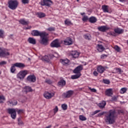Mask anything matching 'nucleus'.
Masks as SVG:
<instances>
[{"label": "nucleus", "mask_w": 128, "mask_h": 128, "mask_svg": "<svg viewBox=\"0 0 128 128\" xmlns=\"http://www.w3.org/2000/svg\"><path fill=\"white\" fill-rule=\"evenodd\" d=\"M53 4V2L51 0H42L40 2V4L42 6H46L50 7Z\"/></svg>", "instance_id": "nucleus-5"}, {"label": "nucleus", "mask_w": 128, "mask_h": 128, "mask_svg": "<svg viewBox=\"0 0 128 128\" xmlns=\"http://www.w3.org/2000/svg\"><path fill=\"white\" fill-rule=\"evenodd\" d=\"M100 112V110H95L94 112H92L91 115L92 116H94V115L96 114H98Z\"/></svg>", "instance_id": "nucleus-39"}, {"label": "nucleus", "mask_w": 128, "mask_h": 128, "mask_svg": "<svg viewBox=\"0 0 128 128\" xmlns=\"http://www.w3.org/2000/svg\"><path fill=\"white\" fill-rule=\"evenodd\" d=\"M84 38L86 40H92V36L90 34H87L84 35Z\"/></svg>", "instance_id": "nucleus-32"}, {"label": "nucleus", "mask_w": 128, "mask_h": 128, "mask_svg": "<svg viewBox=\"0 0 128 128\" xmlns=\"http://www.w3.org/2000/svg\"><path fill=\"white\" fill-rule=\"evenodd\" d=\"M108 6L106 5L102 6V8L104 12H108Z\"/></svg>", "instance_id": "nucleus-29"}, {"label": "nucleus", "mask_w": 128, "mask_h": 128, "mask_svg": "<svg viewBox=\"0 0 128 128\" xmlns=\"http://www.w3.org/2000/svg\"><path fill=\"white\" fill-rule=\"evenodd\" d=\"M8 114L11 115V118L13 120H15L16 118V110L15 108H9L8 109Z\"/></svg>", "instance_id": "nucleus-6"}, {"label": "nucleus", "mask_w": 128, "mask_h": 128, "mask_svg": "<svg viewBox=\"0 0 128 128\" xmlns=\"http://www.w3.org/2000/svg\"><path fill=\"white\" fill-rule=\"evenodd\" d=\"M28 42H29V43L32 44H36V39H34V38H28Z\"/></svg>", "instance_id": "nucleus-20"}, {"label": "nucleus", "mask_w": 128, "mask_h": 128, "mask_svg": "<svg viewBox=\"0 0 128 128\" xmlns=\"http://www.w3.org/2000/svg\"><path fill=\"white\" fill-rule=\"evenodd\" d=\"M36 15H37V16H38V18H44L46 16V14L43 13V12H37L36 13Z\"/></svg>", "instance_id": "nucleus-30"}, {"label": "nucleus", "mask_w": 128, "mask_h": 128, "mask_svg": "<svg viewBox=\"0 0 128 128\" xmlns=\"http://www.w3.org/2000/svg\"><path fill=\"white\" fill-rule=\"evenodd\" d=\"M66 84V82L65 80H60L58 83V86H64Z\"/></svg>", "instance_id": "nucleus-31"}, {"label": "nucleus", "mask_w": 128, "mask_h": 128, "mask_svg": "<svg viewBox=\"0 0 128 128\" xmlns=\"http://www.w3.org/2000/svg\"><path fill=\"white\" fill-rule=\"evenodd\" d=\"M108 57V55L106 54H102L100 56V58L102 60H104Z\"/></svg>", "instance_id": "nucleus-45"}, {"label": "nucleus", "mask_w": 128, "mask_h": 128, "mask_svg": "<svg viewBox=\"0 0 128 128\" xmlns=\"http://www.w3.org/2000/svg\"><path fill=\"white\" fill-rule=\"evenodd\" d=\"M88 89L90 90L92 92H97L96 89L92 88L90 87H88Z\"/></svg>", "instance_id": "nucleus-46"}, {"label": "nucleus", "mask_w": 128, "mask_h": 128, "mask_svg": "<svg viewBox=\"0 0 128 128\" xmlns=\"http://www.w3.org/2000/svg\"><path fill=\"white\" fill-rule=\"evenodd\" d=\"M127 90V88H122L120 90V94H124V92H126Z\"/></svg>", "instance_id": "nucleus-43"}, {"label": "nucleus", "mask_w": 128, "mask_h": 128, "mask_svg": "<svg viewBox=\"0 0 128 128\" xmlns=\"http://www.w3.org/2000/svg\"><path fill=\"white\" fill-rule=\"evenodd\" d=\"M96 70H97L98 72V74H102L104 72V71L106 70V69L105 67L102 66V65H98L97 66Z\"/></svg>", "instance_id": "nucleus-12"}, {"label": "nucleus", "mask_w": 128, "mask_h": 128, "mask_svg": "<svg viewBox=\"0 0 128 128\" xmlns=\"http://www.w3.org/2000/svg\"><path fill=\"white\" fill-rule=\"evenodd\" d=\"M98 29L100 32H105L107 30H108L110 28L106 27V26H98Z\"/></svg>", "instance_id": "nucleus-15"}, {"label": "nucleus", "mask_w": 128, "mask_h": 128, "mask_svg": "<svg viewBox=\"0 0 128 128\" xmlns=\"http://www.w3.org/2000/svg\"><path fill=\"white\" fill-rule=\"evenodd\" d=\"M24 124V122L21 120V118H18V125L22 126Z\"/></svg>", "instance_id": "nucleus-42"}, {"label": "nucleus", "mask_w": 128, "mask_h": 128, "mask_svg": "<svg viewBox=\"0 0 128 128\" xmlns=\"http://www.w3.org/2000/svg\"><path fill=\"white\" fill-rule=\"evenodd\" d=\"M89 20L88 16H84L83 18H82V20L84 22H86L87 20Z\"/></svg>", "instance_id": "nucleus-41"}, {"label": "nucleus", "mask_w": 128, "mask_h": 128, "mask_svg": "<svg viewBox=\"0 0 128 128\" xmlns=\"http://www.w3.org/2000/svg\"><path fill=\"white\" fill-rule=\"evenodd\" d=\"M97 46H98L97 50L100 52H103L105 50V48H104V46H102V44H98Z\"/></svg>", "instance_id": "nucleus-28"}, {"label": "nucleus", "mask_w": 128, "mask_h": 128, "mask_svg": "<svg viewBox=\"0 0 128 128\" xmlns=\"http://www.w3.org/2000/svg\"><path fill=\"white\" fill-rule=\"evenodd\" d=\"M24 88H25V90H26V92H32V88L31 87H30L29 86H25Z\"/></svg>", "instance_id": "nucleus-35"}, {"label": "nucleus", "mask_w": 128, "mask_h": 128, "mask_svg": "<svg viewBox=\"0 0 128 128\" xmlns=\"http://www.w3.org/2000/svg\"><path fill=\"white\" fill-rule=\"evenodd\" d=\"M32 26H28V27H25V28H24V30H30V29H31L32 28Z\"/></svg>", "instance_id": "nucleus-56"}, {"label": "nucleus", "mask_w": 128, "mask_h": 128, "mask_svg": "<svg viewBox=\"0 0 128 128\" xmlns=\"http://www.w3.org/2000/svg\"><path fill=\"white\" fill-rule=\"evenodd\" d=\"M44 36H40V38H42L41 43L44 45H47L48 40L46 38V36H48V34H46V32H44Z\"/></svg>", "instance_id": "nucleus-8"}, {"label": "nucleus", "mask_w": 128, "mask_h": 128, "mask_svg": "<svg viewBox=\"0 0 128 128\" xmlns=\"http://www.w3.org/2000/svg\"><path fill=\"white\" fill-rule=\"evenodd\" d=\"M18 114H22V113H24V110H18Z\"/></svg>", "instance_id": "nucleus-55"}, {"label": "nucleus", "mask_w": 128, "mask_h": 128, "mask_svg": "<svg viewBox=\"0 0 128 128\" xmlns=\"http://www.w3.org/2000/svg\"><path fill=\"white\" fill-rule=\"evenodd\" d=\"M64 44L66 45H70L72 44V41L71 38H68L64 40Z\"/></svg>", "instance_id": "nucleus-17"}, {"label": "nucleus", "mask_w": 128, "mask_h": 128, "mask_svg": "<svg viewBox=\"0 0 128 128\" xmlns=\"http://www.w3.org/2000/svg\"><path fill=\"white\" fill-rule=\"evenodd\" d=\"M34 80H31V82H34Z\"/></svg>", "instance_id": "nucleus-62"}, {"label": "nucleus", "mask_w": 128, "mask_h": 128, "mask_svg": "<svg viewBox=\"0 0 128 128\" xmlns=\"http://www.w3.org/2000/svg\"><path fill=\"white\" fill-rule=\"evenodd\" d=\"M115 50L118 52H119L120 51V48L118 46H114Z\"/></svg>", "instance_id": "nucleus-48"}, {"label": "nucleus", "mask_w": 128, "mask_h": 128, "mask_svg": "<svg viewBox=\"0 0 128 128\" xmlns=\"http://www.w3.org/2000/svg\"><path fill=\"white\" fill-rule=\"evenodd\" d=\"M45 82H46V84H51L50 80H46V81H45Z\"/></svg>", "instance_id": "nucleus-58"}, {"label": "nucleus", "mask_w": 128, "mask_h": 128, "mask_svg": "<svg viewBox=\"0 0 128 128\" xmlns=\"http://www.w3.org/2000/svg\"><path fill=\"white\" fill-rule=\"evenodd\" d=\"M98 72L96 70H95L93 72V74L94 76H98Z\"/></svg>", "instance_id": "nucleus-50"}, {"label": "nucleus", "mask_w": 128, "mask_h": 128, "mask_svg": "<svg viewBox=\"0 0 128 128\" xmlns=\"http://www.w3.org/2000/svg\"><path fill=\"white\" fill-rule=\"evenodd\" d=\"M71 56L74 58H78L80 56V53L77 51H72L70 54Z\"/></svg>", "instance_id": "nucleus-16"}, {"label": "nucleus", "mask_w": 128, "mask_h": 128, "mask_svg": "<svg viewBox=\"0 0 128 128\" xmlns=\"http://www.w3.org/2000/svg\"><path fill=\"white\" fill-rule=\"evenodd\" d=\"M114 70L116 72H118V74H122V72H123L122 69L120 68H115Z\"/></svg>", "instance_id": "nucleus-37"}, {"label": "nucleus", "mask_w": 128, "mask_h": 128, "mask_svg": "<svg viewBox=\"0 0 128 128\" xmlns=\"http://www.w3.org/2000/svg\"><path fill=\"white\" fill-rule=\"evenodd\" d=\"M106 102L103 100L98 104V106L100 108H104L106 106Z\"/></svg>", "instance_id": "nucleus-24"}, {"label": "nucleus", "mask_w": 128, "mask_h": 128, "mask_svg": "<svg viewBox=\"0 0 128 128\" xmlns=\"http://www.w3.org/2000/svg\"><path fill=\"white\" fill-rule=\"evenodd\" d=\"M102 82H103V84H110V80H103Z\"/></svg>", "instance_id": "nucleus-51"}, {"label": "nucleus", "mask_w": 128, "mask_h": 128, "mask_svg": "<svg viewBox=\"0 0 128 128\" xmlns=\"http://www.w3.org/2000/svg\"><path fill=\"white\" fill-rule=\"evenodd\" d=\"M27 80H36V77L34 74H31L27 76Z\"/></svg>", "instance_id": "nucleus-21"}, {"label": "nucleus", "mask_w": 128, "mask_h": 128, "mask_svg": "<svg viewBox=\"0 0 128 128\" xmlns=\"http://www.w3.org/2000/svg\"><path fill=\"white\" fill-rule=\"evenodd\" d=\"M7 64L6 61H2L0 62V66H4V64Z\"/></svg>", "instance_id": "nucleus-54"}, {"label": "nucleus", "mask_w": 128, "mask_h": 128, "mask_svg": "<svg viewBox=\"0 0 128 128\" xmlns=\"http://www.w3.org/2000/svg\"><path fill=\"white\" fill-rule=\"evenodd\" d=\"M44 32H40L38 30H33L31 32V34L33 36H44Z\"/></svg>", "instance_id": "nucleus-11"}, {"label": "nucleus", "mask_w": 128, "mask_h": 128, "mask_svg": "<svg viewBox=\"0 0 128 128\" xmlns=\"http://www.w3.org/2000/svg\"><path fill=\"white\" fill-rule=\"evenodd\" d=\"M4 34V32L2 30H0V37L2 38H3Z\"/></svg>", "instance_id": "nucleus-47"}, {"label": "nucleus", "mask_w": 128, "mask_h": 128, "mask_svg": "<svg viewBox=\"0 0 128 128\" xmlns=\"http://www.w3.org/2000/svg\"><path fill=\"white\" fill-rule=\"evenodd\" d=\"M6 100V98L3 95L0 96V104L3 103Z\"/></svg>", "instance_id": "nucleus-36"}, {"label": "nucleus", "mask_w": 128, "mask_h": 128, "mask_svg": "<svg viewBox=\"0 0 128 128\" xmlns=\"http://www.w3.org/2000/svg\"><path fill=\"white\" fill-rule=\"evenodd\" d=\"M84 68L82 65H80L78 66L74 70H73L74 74H81L80 72Z\"/></svg>", "instance_id": "nucleus-13"}, {"label": "nucleus", "mask_w": 128, "mask_h": 128, "mask_svg": "<svg viewBox=\"0 0 128 128\" xmlns=\"http://www.w3.org/2000/svg\"><path fill=\"white\" fill-rule=\"evenodd\" d=\"M54 110V114H56L58 111V106H56L55 108L53 110Z\"/></svg>", "instance_id": "nucleus-44"}, {"label": "nucleus", "mask_w": 128, "mask_h": 128, "mask_svg": "<svg viewBox=\"0 0 128 128\" xmlns=\"http://www.w3.org/2000/svg\"><path fill=\"white\" fill-rule=\"evenodd\" d=\"M80 14L81 16H84L86 14V13L85 12H82V13H80Z\"/></svg>", "instance_id": "nucleus-60"}, {"label": "nucleus", "mask_w": 128, "mask_h": 128, "mask_svg": "<svg viewBox=\"0 0 128 128\" xmlns=\"http://www.w3.org/2000/svg\"><path fill=\"white\" fill-rule=\"evenodd\" d=\"M10 55V53L8 52V50L5 49L2 50L0 48V56L3 58H7Z\"/></svg>", "instance_id": "nucleus-7"}, {"label": "nucleus", "mask_w": 128, "mask_h": 128, "mask_svg": "<svg viewBox=\"0 0 128 128\" xmlns=\"http://www.w3.org/2000/svg\"><path fill=\"white\" fill-rule=\"evenodd\" d=\"M127 44H128V40H127Z\"/></svg>", "instance_id": "nucleus-64"}, {"label": "nucleus", "mask_w": 128, "mask_h": 128, "mask_svg": "<svg viewBox=\"0 0 128 128\" xmlns=\"http://www.w3.org/2000/svg\"><path fill=\"white\" fill-rule=\"evenodd\" d=\"M28 70H22L17 74V78L20 80H24L26 76L28 74Z\"/></svg>", "instance_id": "nucleus-4"}, {"label": "nucleus", "mask_w": 128, "mask_h": 128, "mask_svg": "<svg viewBox=\"0 0 128 128\" xmlns=\"http://www.w3.org/2000/svg\"><path fill=\"white\" fill-rule=\"evenodd\" d=\"M79 118L82 121H86L87 120L84 116L82 115L80 116Z\"/></svg>", "instance_id": "nucleus-38"}, {"label": "nucleus", "mask_w": 128, "mask_h": 128, "mask_svg": "<svg viewBox=\"0 0 128 128\" xmlns=\"http://www.w3.org/2000/svg\"><path fill=\"white\" fill-rule=\"evenodd\" d=\"M19 22L24 26L28 25L30 24L28 21H26L24 18L20 20Z\"/></svg>", "instance_id": "nucleus-22"}, {"label": "nucleus", "mask_w": 128, "mask_h": 128, "mask_svg": "<svg viewBox=\"0 0 128 128\" xmlns=\"http://www.w3.org/2000/svg\"><path fill=\"white\" fill-rule=\"evenodd\" d=\"M112 100L113 101L116 102L118 100V97L116 96H114L113 97H112Z\"/></svg>", "instance_id": "nucleus-53"}, {"label": "nucleus", "mask_w": 128, "mask_h": 128, "mask_svg": "<svg viewBox=\"0 0 128 128\" xmlns=\"http://www.w3.org/2000/svg\"><path fill=\"white\" fill-rule=\"evenodd\" d=\"M22 4H28L29 3V0H22Z\"/></svg>", "instance_id": "nucleus-49"}, {"label": "nucleus", "mask_w": 128, "mask_h": 128, "mask_svg": "<svg viewBox=\"0 0 128 128\" xmlns=\"http://www.w3.org/2000/svg\"><path fill=\"white\" fill-rule=\"evenodd\" d=\"M18 104V102L16 100H14L13 101H9L8 102V105L10 106H16Z\"/></svg>", "instance_id": "nucleus-26"}, {"label": "nucleus", "mask_w": 128, "mask_h": 128, "mask_svg": "<svg viewBox=\"0 0 128 128\" xmlns=\"http://www.w3.org/2000/svg\"><path fill=\"white\" fill-rule=\"evenodd\" d=\"M116 114V110H110L108 112H102L100 113H99L97 115V117L100 118L105 114V117L104 118L105 122L108 124H112L115 122L114 118Z\"/></svg>", "instance_id": "nucleus-1"}, {"label": "nucleus", "mask_w": 128, "mask_h": 128, "mask_svg": "<svg viewBox=\"0 0 128 128\" xmlns=\"http://www.w3.org/2000/svg\"><path fill=\"white\" fill-rule=\"evenodd\" d=\"M52 128V126H48L45 128Z\"/></svg>", "instance_id": "nucleus-61"}, {"label": "nucleus", "mask_w": 128, "mask_h": 128, "mask_svg": "<svg viewBox=\"0 0 128 128\" xmlns=\"http://www.w3.org/2000/svg\"><path fill=\"white\" fill-rule=\"evenodd\" d=\"M102 80H106L103 79Z\"/></svg>", "instance_id": "nucleus-63"}, {"label": "nucleus", "mask_w": 128, "mask_h": 128, "mask_svg": "<svg viewBox=\"0 0 128 128\" xmlns=\"http://www.w3.org/2000/svg\"><path fill=\"white\" fill-rule=\"evenodd\" d=\"M98 21L96 18L94 16H91L88 19V22L90 23H95Z\"/></svg>", "instance_id": "nucleus-19"}, {"label": "nucleus", "mask_w": 128, "mask_h": 128, "mask_svg": "<svg viewBox=\"0 0 128 128\" xmlns=\"http://www.w3.org/2000/svg\"><path fill=\"white\" fill-rule=\"evenodd\" d=\"M110 35L112 36H116V34L114 32H112V33H110Z\"/></svg>", "instance_id": "nucleus-57"}, {"label": "nucleus", "mask_w": 128, "mask_h": 128, "mask_svg": "<svg viewBox=\"0 0 128 128\" xmlns=\"http://www.w3.org/2000/svg\"><path fill=\"white\" fill-rule=\"evenodd\" d=\"M114 32L116 34H121L123 33L124 30L122 29H120V28H117L114 29Z\"/></svg>", "instance_id": "nucleus-25"}, {"label": "nucleus", "mask_w": 128, "mask_h": 128, "mask_svg": "<svg viewBox=\"0 0 128 128\" xmlns=\"http://www.w3.org/2000/svg\"><path fill=\"white\" fill-rule=\"evenodd\" d=\"M50 46L52 48H59L60 47V44L59 42V40L58 39H56L52 41Z\"/></svg>", "instance_id": "nucleus-9"}, {"label": "nucleus", "mask_w": 128, "mask_h": 128, "mask_svg": "<svg viewBox=\"0 0 128 128\" xmlns=\"http://www.w3.org/2000/svg\"><path fill=\"white\" fill-rule=\"evenodd\" d=\"M16 68H26V65L22 62H16L12 64V66L10 68V72H12V74H14L16 70Z\"/></svg>", "instance_id": "nucleus-2"}, {"label": "nucleus", "mask_w": 128, "mask_h": 128, "mask_svg": "<svg viewBox=\"0 0 128 128\" xmlns=\"http://www.w3.org/2000/svg\"><path fill=\"white\" fill-rule=\"evenodd\" d=\"M42 61L46 62H50V58L48 56H44L42 58Z\"/></svg>", "instance_id": "nucleus-27"}, {"label": "nucleus", "mask_w": 128, "mask_h": 128, "mask_svg": "<svg viewBox=\"0 0 128 128\" xmlns=\"http://www.w3.org/2000/svg\"><path fill=\"white\" fill-rule=\"evenodd\" d=\"M80 76H81V74H76L75 75L72 76L71 78L72 80H76V78H80Z\"/></svg>", "instance_id": "nucleus-33"}, {"label": "nucleus", "mask_w": 128, "mask_h": 128, "mask_svg": "<svg viewBox=\"0 0 128 128\" xmlns=\"http://www.w3.org/2000/svg\"><path fill=\"white\" fill-rule=\"evenodd\" d=\"M54 96V93L45 92L44 94V98L46 100L51 99Z\"/></svg>", "instance_id": "nucleus-10"}, {"label": "nucleus", "mask_w": 128, "mask_h": 128, "mask_svg": "<svg viewBox=\"0 0 128 128\" xmlns=\"http://www.w3.org/2000/svg\"><path fill=\"white\" fill-rule=\"evenodd\" d=\"M106 94L108 96H112L113 93H112V89L106 90Z\"/></svg>", "instance_id": "nucleus-23"}, {"label": "nucleus", "mask_w": 128, "mask_h": 128, "mask_svg": "<svg viewBox=\"0 0 128 128\" xmlns=\"http://www.w3.org/2000/svg\"><path fill=\"white\" fill-rule=\"evenodd\" d=\"M18 2L16 0H9L8 1V8L12 10H15L18 6Z\"/></svg>", "instance_id": "nucleus-3"}, {"label": "nucleus", "mask_w": 128, "mask_h": 128, "mask_svg": "<svg viewBox=\"0 0 128 128\" xmlns=\"http://www.w3.org/2000/svg\"><path fill=\"white\" fill-rule=\"evenodd\" d=\"M62 108L63 110H66L68 108V106L66 104H62Z\"/></svg>", "instance_id": "nucleus-40"}, {"label": "nucleus", "mask_w": 128, "mask_h": 128, "mask_svg": "<svg viewBox=\"0 0 128 128\" xmlns=\"http://www.w3.org/2000/svg\"><path fill=\"white\" fill-rule=\"evenodd\" d=\"M48 30L50 32H52V31H54L55 28H54L50 27V28H48Z\"/></svg>", "instance_id": "nucleus-52"}, {"label": "nucleus", "mask_w": 128, "mask_h": 128, "mask_svg": "<svg viewBox=\"0 0 128 128\" xmlns=\"http://www.w3.org/2000/svg\"><path fill=\"white\" fill-rule=\"evenodd\" d=\"M64 24L67 26L72 25L73 24L69 19H66L64 20Z\"/></svg>", "instance_id": "nucleus-34"}, {"label": "nucleus", "mask_w": 128, "mask_h": 128, "mask_svg": "<svg viewBox=\"0 0 128 128\" xmlns=\"http://www.w3.org/2000/svg\"><path fill=\"white\" fill-rule=\"evenodd\" d=\"M74 94V91L70 90L66 92V93H64V96L65 98H70V96H72Z\"/></svg>", "instance_id": "nucleus-14"}, {"label": "nucleus", "mask_w": 128, "mask_h": 128, "mask_svg": "<svg viewBox=\"0 0 128 128\" xmlns=\"http://www.w3.org/2000/svg\"><path fill=\"white\" fill-rule=\"evenodd\" d=\"M60 62L64 64V66H66V64H68L70 62V60L68 59H60Z\"/></svg>", "instance_id": "nucleus-18"}, {"label": "nucleus", "mask_w": 128, "mask_h": 128, "mask_svg": "<svg viewBox=\"0 0 128 128\" xmlns=\"http://www.w3.org/2000/svg\"><path fill=\"white\" fill-rule=\"evenodd\" d=\"M119 1H120V2H126V0H119Z\"/></svg>", "instance_id": "nucleus-59"}]
</instances>
